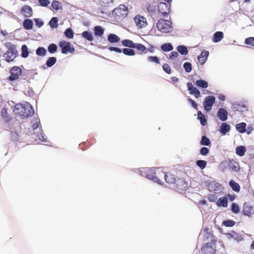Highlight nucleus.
I'll use <instances>...</instances> for the list:
<instances>
[{"label":"nucleus","instance_id":"obj_1","mask_svg":"<svg viewBox=\"0 0 254 254\" xmlns=\"http://www.w3.org/2000/svg\"><path fill=\"white\" fill-rule=\"evenodd\" d=\"M14 112L16 114L24 118H27L34 114V109L28 103L24 104H17L15 105Z\"/></svg>","mask_w":254,"mask_h":254},{"label":"nucleus","instance_id":"obj_2","mask_svg":"<svg viewBox=\"0 0 254 254\" xmlns=\"http://www.w3.org/2000/svg\"><path fill=\"white\" fill-rule=\"evenodd\" d=\"M157 28L162 33H168L173 30L172 22L170 21L160 19L157 23Z\"/></svg>","mask_w":254,"mask_h":254},{"label":"nucleus","instance_id":"obj_3","mask_svg":"<svg viewBox=\"0 0 254 254\" xmlns=\"http://www.w3.org/2000/svg\"><path fill=\"white\" fill-rule=\"evenodd\" d=\"M113 14L117 18H125L128 14V8L125 5H120L119 7L114 9Z\"/></svg>","mask_w":254,"mask_h":254},{"label":"nucleus","instance_id":"obj_4","mask_svg":"<svg viewBox=\"0 0 254 254\" xmlns=\"http://www.w3.org/2000/svg\"><path fill=\"white\" fill-rule=\"evenodd\" d=\"M134 21L135 22L136 26L138 28H143L147 25V22L146 18L140 15H137L134 18Z\"/></svg>","mask_w":254,"mask_h":254},{"label":"nucleus","instance_id":"obj_5","mask_svg":"<svg viewBox=\"0 0 254 254\" xmlns=\"http://www.w3.org/2000/svg\"><path fill=\"white\" fill-rule=\"evenodd\" d=\"M17 55V50L14 48H9L3 55V58L8 62L12 61Z\"/></svg>","mask_w":254,"mask_h":254},{"label":"nucleus","instance_id":"obj_6","mask_svg":"<svg viewBox=\"0 0 254 254\" xmlns=\"http://www.w3.org/2000/svg\"><path fill=\"white\" fill-rule=\"evenodd\" d=\"M170 6L165 2H160L158 6V11L161 16L166 17L170 13Z\"/></svg>","mask_w":254,"mask_h":254},{"label":"nucleus","instance_id":"obj_7","mask_svg":"<svg viewBox=\"0 0 254 254\" xmlns=\"http://www.w3.org/2000/svg\"><path fill=\"white\" fill-rule=\"evenodd\" d=\"M215 102V98L213 96H209L205 99L203 102L204 109L207 111H209L212 109L213 104Z\"/></svg>","mask_w":254,"mask_h":254},{"label":"nucleus","instance_id":"obj_8","mask_svg":"<svg viewBox=\"0 0 254 254\" xmlns=\"http://www.w3.org/2000/svg\"><path fill=\"white\" fill-rule=\"evenodd\" d=\"M59 46L62 48V52L63 54H67L68 52L72 53L74 51V49L71 48L69 42L66 41H62L60 43Z\"/></svg>","mask_w":254,"mask_h":254},{"label":"nucleus","instance_id":"obj_9","mask_svg":"<svg viewBox=\"0 0 254 254\" xmlns=\"http://www.w3.org/2000/svg\"><path fill=\"white\" fill-rule=\"evenodd\" d=\"M22 71L20 67L14 66L11 69V75L9 77L10 80L16 79L21 74Z\"/></svg>","mask_w":254,"mask_h":254},{"label":"nucleus","instance_id":"obj_10","mask_svg":"<svg viewBox=\"0 0 254 254\" xmlns=\"http://www.w3.org/2000/svg\"><path fill=\"white\" fill-rule=\"evenodd\" d=\"M243 213L249 217L252 216L254 214V207L250 203H245L243 206Z\"/></svg>","mask_w":254,"mask_h":254},{"label":"nucleus","instance_id":"obj_11","mask_svg":"<svg viewBox=\"0 0 254 254\" xmlns=\"http://www.w3.org/2000/svg\"><path fill=\"white\" fill-rule=\"evenodd\" d=\"M209 190L214 192L220 191L222 189V186L218 183L214 181L210 182L208 185Z\"/></svg>","mask_w":254,"mask_h":254},{"label":"nucleus","instance_id":"obj_12","mask_svg":"<svg viewBox=\"0 0 254 254\" xmlns=\"http://www.w3.org/2000/svg\"><path fill=\"white\" fill-rule=\"evenodd\" d=\"M187 87L190 94L194 95L196 98L199 97L200 94L199 90L195 87L193 86L191 83L188 82L187 83Z\"/></svg>","mask_w":254,"mask_h":254},{"label":"nucleus","instance_id":"obj_13","mask_svg":"<svg viewBox=\"0 0 254 254\" xmlns=\"http://www.w3.org/2000/svg\"><path fill=\"white\" fill-rule=\"evenodd\" d=\"M208 56V51L205 50H202L200 56L197 58L198 62L201 64H203L206 62Z\"/></svg>","mask_w":254,"mask_h":254},{"label":"nucleus","instance_id":"obj_14","mask_svg":"<svg viewBox=\"0 0 254 254\" xmlns=\"http://www.w3.org/2000/svg\"><path fill=\"white\" fill-rule=\"evenodd\" d=\"M227 111L223 108H220L217 112L218 117L222 121H225L227 119Z\"/></svg>","mask_w":254,"mask_h":254},{"label":"nucleus","instance_id":"obj_15","mask_svg":"<svg viewBox=\"0 0 254 254\" xmlns=\"http://www.w3.org/2000/svg\"><path fill=\"white\" fill-rule=\"evenodd\" d=\"M228 165L230 168L235 172H238L240 169L238 163L234 160L229 161Z\"/></svg>","mask_w":254,"mask_h":254},{"label":"nucleus","instance_id":"obj_16","mask_svg":"<svg viewBox=\"0 0 254 254\" xmlns=\"http://www.w3.org/2000/svg\"><path fill=\"white\" fill-rule=\"evenodd\" d=\"M22 12L25 17H29L32 14V9L30 6L25 5L22 7Z\"/></svg>","mask_w":254,"mask_h":254},{"label":"nucleus","instance_id":"obj_17","mask_svg":"<svg viewBox=\"0 0 254 254\" xmlns=\"http://www.w3.org/2000/svg\"><path fill=\"white\" fill-rule=\"evenodd\" d=\"M216 205L219 207H226L228 205V198L225 196L220 197L216 202Z\"/></svg>","mask_w":254,"mask_h":254},{"label":"nucleus","instance_id":"obj_18","mask_svg":"<svg viewBox=\"0 0 254 254\" xmlns=\"http://www.w3.org/2000/svg\"><path fill=\"white\" fill-rule=\"evenodd\" d=\"M230 130V126L228 124L225 123L222 124L220 127V131L222 134H226V133L229 132Z\"/></svg>","mask_w":254,"mask_h":254},{"label":"nucleus","instance_id":"obj_19","mask_svg":"<svg viewBox=\"0 0 254 254\" xmlns=\"http://www.w3.org/2000/svg\"><path fill=\"white\" fill-rule=\"evenodd\" d=\"M223 37V33L222 32L218 31L214 33L213 38V42L217 43L220 42Z\"/></svg>","mask_w":254,"mask_h":254},{"label":"nucleus","instance_id":"obj_20","mask_svg":"<svg viewBox=\"0 0 254 254\" xmlns=\"http://www.w3.org/2000/svg\"><path fill=\"white\" fill-rule=\"evenodd\" d=\"M246 151V148L242 145L238 146L236 148V153L241 157L245 155Z\"/></svg>","mask_w":254,"mask_h":254},{"label":"nucleus","instance_id":"obj_21","mask_svg":"<svg viewBox=\"0 0 254 254\" xmlns=\"http://www.w3.org/2000/svg\"><path fill=\"white\" fill-rule=\"evenodd\" d=\"M195 84L200 88H206L208 87V82L202 79L197 80Z\"/></svg>","mask_w":254,"mask_h":254},{"label":"nucleus","instance_id":"obj_22","mask_svg":"<svg viewBox=\"0 0 254 254\" xmlns=\"http://www.w3.org/2000/svg\"><path fill=\"white\" fill-rule=\"evenodd\" d=\"M120 40V38L117 35L114 34H111L108 37V40L112 43H117Z\"/></svg>","mask_w":254,"mask_h":254},{"label":"nucleus","instance_id":"obj_23","mask_svg":"<svg viewBox=\"0 0 254 254\" xmlns=\"http://www.w3.org/2000/svg\"><path fill=\"white\" fill-rule=\"evenodd\" d=\"M247 125L245 123H241L236 126V129L241 133H244L246 131Z\"/></svg>","mask_w":254,"mask_h":254},{"label":"nucleus","instance_id":"obj_24","mask_svg":"<svg viewBox=\"0 0 254 254\" xmlns=\"http://www.w3.org/2000/svg\"><path fill=\"white\" fill-rule=\"evenodd\" d=\"M33 21L29 19H25L23 22V26L27 30L31 29L33 27Z\"/></svg>","mask_w":254,"mask_h":254},{"label":"nucleus","instance_id":"obj_25","mask_svg":"<svg viewBox=\"0 0 254 254\" xmlns=\"http://www.w3.org/2000/svg\"><path fill=\"white\" fill-rule=\"evenodd\" d=\"M229 185L233 190L237 192L240 191V187L239 185L237 183H236L234 181L231 180L230 181Z\"/></svg>","mask_w":254,"mask_h":254},{"label":"nucleus","instance_id":"obj_26","mask_svg":"<svg viewBox=\"0 0 254 254\" xmlns=\"http://www.w3.org/2000/svg\"><path fill=\"white\" fill-rule=\"evenodd\" d=\"M227 235L229 236V238H231L237 241H239L242 239V236L236 232H232V233L227 234Z\"/></svg>","mask_w":254,"mask_h":254},{"label":"nucleus","instance_id":"obj_27","mask_svg":"<svg viewBox=\"0 0 254 254\" xmlns=\"http://www.w3.org/2000/svg\"><path fill=\"white\" fill-rule=\"evenodd\" d=\"M122 43L124 46L130 48H134L135 44L130 40H124L122 41Z\"/></svg>","mask_w":254,"mask_h":254},{"label":"nucleus","instance_id":"obj_28","mask_svg":"<svg viewBox=\"0 0 254 254\" xmlns=\"http://www.w3.org/2000/svg\"><path fill=\"white\" fill-rule=\"evenodd\" d=\"M177 49L181 55H187L188 53L187 48L185 46H178Z\"/></svg>","mask_w":254,"mask_h":254},{"label":"nucleus","instance_id":"obj_29","mask_svg":"<svg viewBox=\"0 0 254 254\" xmlns=\"http://www.w3.org/2000/svg\"><path fill=\"white\" fill-rule=\"evenodd\" d=\"M161 49L165 52H169L173 49V47L170 43H165L161 46Z\"/></svg>","mask_w":254,"mask_h":254},{"label":"nucleus","instance_id":"obj_30","mask_svg":"<svg viewBox=\"0 0 254 254\" xmlns=\"http://www.w3.org/2000/svg\"><path fill=\"white\" fill-rule=\"evenodd\" d=\"M197 118L200 120L202 126H204L206 124V120L205 118L204 115L202 114L200 111L197 112Z\"/></svg>","mask_w":254,"mask_h":254},{"label":"nucleus","instance_id":"obj_31","mask_svg":"<svg viewBox=\"0 0 254 254\" xmlns=\"http://www.w3.org/2000/svg\"><path fill=\"white\" fill-rule=\"evenodd\" d=\"M94 34L95 35L100 36L103 34L104 30L100 26H97L94 27Z\"/></svg>","mask_w":254,"mask_h":254},{"label":"nucleus","instance_id":"obj_32","mask_svg":"<svg viewBox=\"0 0 254 254\" xmlns=\"http://www.w3.org/2000/svg\"><path fill=\"white\" fill-rule=\"evenodd\" d=\"M58 19L57 17H53L49 22V25L52 28H56L58 26Z\"/></svg>","mask_w":254,"mask_h":254},{"label":"nucleus","instance_id":"obj_33","mask_svg":"<svg viewBox=\"0 0 254 254\" xmlns=\"http://www.w3.org/2000/svg\"><path fill=\"white\" fill-rule=\"evenodd\" d=\"M21 56L24 58H27L29 55V52L27 46L23 45L21 47Z\"/></svg>","mask_w":254,"mask_h":254},{"label":"nucleus","instance_id":"obj_34","mask_svg":"<svg viewBox=\"0 0 254 254\" xmlns=\"http://www.w3.org/2000/svg\"><path fill=\"white\" fill-rule=\"evenodd\" d=\"M56 62H57V59L56 58H55V57L49 58L46 62V65L48 67H51L55 64Z\"/></svg>","mask_w":254,"mask_h":254},{"label":"nucleus","instance_id":"obj_35","mask_svg":"<svg viewBox=\"0 0 254 254\" xmlns=\"http://www.w3.org/2000/svg\"><path fill=\"white\" fill-rule=\"evenodd\" d=\"M123 52L125 55L129 56H134L135 54V52L133 50L129 48H124Z\"/></svg>","mask_w":254,"mask_h":254},{"label":"nucleus","instance_id":"obj_36","mask_svg":"<svg viewBox=\"0 0 254 254\" xmlns=\"http://www.w3.org/2000/svg\"><path fill=\"white\" fill-rule=\"evenodd\" d=\"M82 36L87 39L88 41H92L93 40V37L91 34L87 31H84L82 34Z\"/></svg>","mask_w":254,"mask_h":254},{"label":"nucleus","instance_id":"obj_37","mask_svg":"<svg viewBox=\"0 0 254 254\" xmlns=\"http://www.w3.org/2000/svg\"><path fill=\"white\" fill-rule=\"evenodd\" d=\"M183 67L185 68V71L188 73L190 72L192 70L191 64L190 63H185L184 64Z\"/></svg>","mask_w":254,"mask_h":254},{"label":"nucleus","instance_id":"obj_38","mask_svg":"<svg viewBox=\"0 0 254 254\" xmlns=\"http://www.w3.org/2000/svg\"><path fill=\"white\" fill-rule=\"evenodd\" d=\"M207 162L204 160H198L196 161V165L201 169H203L206 166Z\"/></svg>","mask_w":254,"mask_h":254},{"label":"nucleus","instance_id":"obj_39","mask_svg":"<svg viewBox=\"0 0 254 254\" xmlns=\"http://www.w3.org/2000/svg\"><path fill=\"white\" fill-rule=\"evenodd\" d=\"M231 210L234 213H238L240 212V208L238 204L235 203H232Z\"/></svg>","mask_w":254,"mask_h":254},{"label":"nucleus","instance_id":"obj_40","mask_svg":"<svg viewBox=\"0 0 254 254\" xmlns=\"http://www.w3.org/2000/svg\"><path fill=\"white\" fill-rule=\"evenodd\" d=\"M134 48L141 52H144L146 49V48L143 45L139 43H135Z\"/></svg>","mask_w":254,"mask_h":254},{"label":"nucleus","instance_id":"obj_41","mask_svg":"<svg viewBox=\"0 0 254 254\" xmlns=\"http://www.w3.org/2000/svg\"><path fill=\"white\" fill-rule=\"evenodd\" d=\"M201 145H209L210 143L209 139L205 136H203L200 141Z\"/></svg>","mask_w":254,"mask_h":254},{"label":"nucleus","instance_id":"obj_42","mask_svg":"<svg viewBox=\"0 0 254 254\" xmlns=\"http://www.w3.org/2000/svg\"><path fill=\"white\" fill-rule=\"evenodd\" d=\"M65 36L68 38H72L73 37V32L71 29H67L64 32Z\"/></svg>","mask_w":254,"mask_h":254},{"label":"nucleus","instance_id":"obj_43","mask_svg":"<svg viewBox=\"0 0 254 254\" xmlns=\"http://www.w3.org/2000/svg\"><path fill=\"white\" fill-rule=\"evenodd\" d=\"M46 53V50L44 48L39 47L36 50V54L38 56H44Z\"/></svg>","mask_w":254,"mask_h":254},{"label":"nucleus","instance_id":"obj_44","mask_svg":"<svg viewBox=\"0 0 254 254\" xmlns=\"http://www.w3.org/2000/svg\"><path fill=\"white\" fill-rule=\"evenodd\" d=\"M164 178L166 182L169 184L174 183L175 182V179L172 176L164 175Z\"/></svg>","mask_w":254,"mask_h":254},{"label":"nucleus","instance_id":"obj_45","mask_svg":"<svg viewBox=\"0 0 254 254\" xmlns=\"http://www.w3.org/2000/svg\"><path fill=\"white\" fill-rule=\"evenodd\" d=\"M48 51L51 53H54L56 52L57 49V46L54 44H50L48 47Z\"/></svg>","mask_w":254,"mask_h":254},{"label":"nucleus","instance_id":"obj_46","mask_svg":"<svg viewBox=\"0 0 254 254\" xmlns=\"http://www.w3.org/2000/svg\"><path fill=\"white\" fill-rule=\"evenodd\" d=\"M148 60L150 62H154L156 64H159V59L156 56H150L148 58Z\"/></svg>","mask_w":254,"mask_h":254},{"label":"nucleus","instance_id":"obj_47","mask_svg":"<svg viewBox=\"0 0 254 254\" xmlns=\"http://www.w3.org/2000/svg\"><path fill=\"white\" fill-rule=\"evenodd\" d=\"M52 6L55 10H59L61 8V4L58 1H54L52 3Z\"/></svg>","mask_w":254,"mask_h":254},{"label":"nucleus","instance_id":"obj_48","mask_svg":"<svg viewBox=\"0 0 254 254\" xmlns=\"http://www.w3.org/2000/svg\"><path fill=\"white\" fill-rule=\"evenodd\" d=\"M147 178H148L149 179L152 180L155 182H157L158 184H160L159 179L156 176L153 175L148 174L147 175Z\"/></svg>","mask_w":254,"mask_h":254},{"label":"nucleus","instance_id":"obj_49","mask_svg":"<svg viewBox=\"0 0 254 254\" xmlns=\"http://www.w3.org/2000/svg\"><path fill=\"white\" fill-rule=\"evenodd\" d=\"M245 44L251 46H254V37L247 38L245 40Z\"/></svg>","mask_w":254,"mask_h":254},{"label":"nucleus","instance_id":"obj_50","mask_svg":"<svg viewBox=\"0 0 254 254\" xmlns=\"http://www.w3.org/2000/svg\"><path fill=\"white\" fill-rule=\"evenodd\" d=\"M223 223L226 227H232L235 225V222L234 221L229 220L223 221Z\"/></svg>","mask_w":254,"mask_h":254},{"label":"nucleus","instance_id":"obj_51","mask_svg":"<svg viewBox=\"0 0 254 254\" xmlns=\"http://www.w3.org/2000/svg\"><path fill=\"white\" fill-rule=\"evenodd\" d=\"M163 70L167 73L169 74L171 73V67L170 66V65L167 64H164L163 66Z\"/></svg>","mask_w":254,"mask_h":254},{"label":"nucleus","instance_id":"obj_52","mask_svg":"<svg viewBox=\"0 0 254 254\" xmlns=\"http://www.w3.org/2000/svg\"><path fill=\"white\" fill-rule=\"evenodd\" d=\"M39 2L42 6H47L50 3L49 0H39Z\"/></svg>","mask_w":254,"mask_h":254},{"label":"nucleus","instance_id":"obj_53","mask_svg":"<svg viewBox=\"0 0 254 254\" xmlns=\"http://www.w3.org/2000/svg\"><path fill=\"white\" fill-rule=\"evenodd\" d=\"M200 153L202 155H206L208 153V149L206 147H202L200 150Z\"/></svg>","mask_w":254,"mask_h":254},{"label":"nucleus","instance_id":"obj_54","mask_svg":"<svg viewBox=\"0 0 254 254\" xmlns=\"http://www.w3.org/2000/svg\"><path fill=\"white\" fill-rule=\"evenodd\" d=\"M32 123H33L32 127H33V129H36L39 126L38 121L37 119H34L33 120Z\"/></svg>","mask_w":254,"mask_h":254},{"label":"nucleus","instance_id":"obj_55","mask_svg":"<svg viewBox=\"0 0 254 254\" xmlns=\"http://www.w3.org/2000/svg\"><path fill=\"white\" fill-rule=\"evenodd\" d=\"M35 22L36 23V25L39 27H41L44 24L43 21L38 18L35 19Z\"/></svg>","mask_w":254,"mask_h":254},{"label":"nucleus","instance_id":"obj_56","mask_svg":"<svg viewBox=\"0 0 254 254\" xmlns=\"http://www.w3.org/2000/svg\"><path fill=\"white\" fill-rule=\"evenodd\" d=\"M109 49L111 51H115L118 53H121L122 52L121 49L116 47H110Z\"/></svg>","mask_w":254,"mask_h":254},{"label":"nucleus","instance_id":"obj_57","mask_svg":"<svg viewBox=\"0 0 254 254\" xmlns=\"http://www.w3.org/2000/svg\"><path fill=\"white\" fill-rule=\"evenodd\" d=\"M178 56V54L177 52H175V51H173L171 53V55L170 56V59L171 60H173L175 58H176V57H177V56Z\"/></svg>","mask_w":254,"mask_h":254},{"label":"nucleus","instance_id":"obj_58","mask_svg":"<svg viewBox=\"0 0 254 254\" xmlns=\"http://www.w3.org/2000/svg\"><path fill=\"white\" fill-rule=\"evenodd\" d=\"M188 101L190 102L191 105V106L194 108V109H197V104L194 101H193V100H192L190 98H189L188 99Z\"/></svg>","mask_w":254,"mask_h":254},{"label":"nucleus","instance_id":"obj_59","mask_svg":"<svg viewBox=\"0 0 254 254\" xmlns=\"http://www.w3.org/2000/svg\"><path fill=\"white\" fill-rule=\"evenodd\" d=\"M7 113L6 109L5 108L2 109L1 111V116L3 117H4V118H6L7 117Z\"/></svg>","mask_w":254,"mask_h":254},{"label":"nucleus","instance_id":"obj_60","mask_svg":"<svg viewBox=\"0 0 254 254\" xmlns=\"http://www.w3.org/2000/svg\"><path fill=\"white\" fill-rule=\"evenodd\" d=\"M100 1L103 4H109L112 2V0H100Z\"/></svg>","mask_w":254,"mask_h":254},{"label":"nucleus","instance_id":"obj_61","mask_svg":"<svg viewBox=\"0 0 254 254\" xmlns=\"http://www.w3.org/2000/svg\"><path fill=\"white\" fill-rule=\"evenodd\" d=\"M38 138L40 140L41 143L45 142V139L42 135H39Z\"/></svg>","mask_w":254,"mask_h":254},{"label":"nucleus","instance_id":"obj_62","mask_svg":"<svg viewBox=\"0 0 254 254\" xmlns=\"http://www.w3.org/2000/svg\"><path fill=\"white\" fill-rule=\"evenodd\" d=\"M235 195L234 194H229L228 198L230 201H233L235 199Z\"/></svg>","mask_w":254,"mask_h":254},{"label":"nucleus","instance_id":"obj_63","mask_svg":"<svg viewBox=\"0 0 254 254\" xmlns=\"http://www.w3.org/2000/svg\"><path fill=\"white\" fill-rule=\"evenodd\" d=\"M218 98L220 100H221V101H224L225 100V97L224 95H222V94H220L219 96H218Z\"/></svg>","mask_w":254,"mask_h":254},{"label":"nucleus","instance_id":"obj_64","mask_svg":"<svg viewBox=\"0 0 254 254\" xmlns=\"http://www.w3.org/2000/svg\"><path fill=\"white\" fill-rule=\"evenodd\" d=\"M226 162H222V163H221L220 165V168L222 170H224L226 168Z\"/></svg>","mask_w":254,"mask_h":254}]
</instances>
